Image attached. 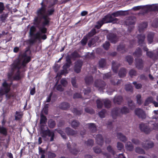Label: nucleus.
<instances>
[{
  "label": "nucleus",
  "instance_id": "20e7f679",
  "mask_svg": "<svg viewBox=\"0 0 158 158\" xmlns=\"http://www.w3.org/2000/svg\"><path fill=\"white\" fill-rule=\"evenodd\" d=\"M43 125L41 126V136L43 138H46L48 136V137H51L50 141L51 142L54 140V137L55 136V133L54 131H51L49 129L46 130H44L42 129V126Z\"/></svg>",
  "mask_w": 158,
  "mask_h": 158
},
{
  "label": "nucleus",
  "instance_id": "2eb2a0df",
  "mask_svg": "<svg viewBox=\"0 0 158 158\" xmlns=\"http://www.w3.org/2000/svg\"><path fill=\"white\" fill-rule=\"evenodd\" d=\"M137 38L138 39V43L139 45L142 46L143 44H145L144 41L145 38V36L144 34H140L138 35Z\"/></svg>",
  "mask_w": 158,
  "mask_h": 158
},
{
  "label": "nucleus",
  "instance_id": "72a5a7b5",
  "mask_svg": "<svg viewBox=\"0 0 158 158\" xmlns=\"http://www.w3.org/2000/svg\"><path fill=\"white\" fill-rule=\"evenodd\" d=\"M117 137L118 138L120 139V140L125 142L127 140V139L126 136L121 133H118L117 134Z\"/></svg>",
  "mask_w": 158,
  "mask_h": 158
},
{
  "label": "nucleus",
  "instance_id": "4c0bfd02",
  "mask_svg": "<svg viewBox=\"0 0 158 158\" xmlns=\"http://www.w3.org/2000/svg\"><path fill=\"white\" fill-rule=\"evenodd\" d=\"M0 134L6 136L7 134V129L4 126H1L0 125Z\"/></svg>",
  "mask_w": 158,
  "mask_h": 158
},
{
  "label": "nucleus",
  "instance_id": "4d7b16f0",
  "mask_svg": "<svg viewBox=\"0 0 158 158\" xmlns=\"http://www.w3.org/2000/svg\"><path fill=\"white\" fill-rule=\"evenodd\" d=\"M111 102L109 100H106L104 102L105 107L109 108L111 106Z\"/></svg>",
  "mask_w": 158,
  "mask_h": 158
},
{
  "label": "nucleus",
  "instance_id": "393cba45",
  "mask_svg": "<svg viewBox=\"0 0 158 158\" xmlns=\"http://www.w3.org/2000/svg\"><path fill=\"white\" fill-rule=\"evenodd\" d=\"M87 125L89 128L91 133H94L96 132L97 129L95 124L94 123H88Z\"/></svg>",
  "mask_w": 158,
  "mask_h": 158
},
{
  "label": "nucleus",
  "instance_id": "473e14b6",
  "mask_svg": "<svg viewBox=\"0 0 158 158\" xmlns=\"http://www.w3.org/2000/svg\"><path fill=\"white\" fill-rule=\"evenodd\" d=\"M125 147L127 150L130 152L133 151L134 148L133 145L130 141L127 142L125 145Z\"/></svg>",
  "mask_w": 158,
  "mask_h": 158
},
{
  "label": "nucleus",
  "instance_id": "b1692460",
  "mask_svg": "<svg viewBox=\"0 0 158 158\" xmlns=\"http://www.w3.org/2000/svg\"><path fill=\"white\" fill-rule=\"evenodd\" d=\"M126 11L119 10L111 14V15L114 17H117L120 16H124L126 15Z\"/></svg>",
  "mask_w": 158,
  "mask_h": 158
},
{
  "label": "nucleus",
  "instance_id": "bf43d9fd",
  "mask_svg": "<svg viewBox=\"0 0 158 158\" xmlns=\"http://www.w3.org/2000/svg\"><path fill=\"white\" fill-rule=\"evenodd\" d=\"M130 76L132 77L133 76H136L137 75V72L134 69H131L129 72Z\"/></svg>",
  "mask_w": 158,
  "mask_h": 158
},
{
  "label": "nucleus",
  "instance_id": "13d9d810",
  "mask_svg": "<svg viewBox=\"0 0 158 158\" xmlns=\"http://www.w3.org/2000/svg\"><path fill=\"white\" fill-rule=\"evenodd\" d=\"M57 132L61 136L63 139H67V137L66 136L65 134L62 130H58Z\"/></svg>",
  "mask_w": 158,
  "mask_h": 158
},
{
  "label": "nucleus",
  "instance_id": "f3484780",
  "mask_svg": "<svg viewBox=\"0 0 158 158\" xmlns=\"http://www.w3.org/2000/svg\"><path fill=\"white\" fill-rule=\"evenodd\" d=\"M145 8L150 11H158V5L155 4L145 6Z\"/></svg>",
  "mask_w": 158,
  "mask_h": 158
},
{
  "label": "nucleus",
  "instance_id": "f8f14e48",
  "mask_svg": "<svg viewBox=\"0 0 158 158\" xmlns=\"http://www.w3.org/2000/svg\"><path fill=\"white\" fill-rule=\"evenodd\" d=\"M120 108L116 107L113 108L111 110V116L112 118L115 119L116 117L120 115Z\"/></svg>",
  "mask_w": 158,
  "mask_h": 158
},
{
  "label": "nucleus",
  "instance_id": "6ab92c4d",
  "mask_svg": "<svg viewBox=\"0 0 158 158\" xmlns=\"http://www.w3.org/2000/svg\"><path fill=\"white\" fill-rule=\"evenodd\" d=\"M120 66L119 63H117L115 61L113 60L112 61V69L113 72L115 73H117L118 72V68Z\"/></svg>",
  "mask_w": 158,
  "mask_h": 158
},
{
  "label": "nucleus",
  "instance_id": "c03bdc74",
  "mask_svg": "<svg viewBox=\"0 0 158 158\" xmlns=\"http://www.w3.org/2000/svg\"><path fill=\"white\" fill-rule=\"evenodd\" d=\"M56 124V122L52 119H50L48 122V126L50 128H54Z\"/></svg>",
  "mask_w": 158,
  "mask_h": 158
},
{
  "label": "nucleus",
  "instance_id": "9d476101",
  "mask_svg": "<svg viewBox=\"0 0 158 158\" xmlns=\"http://www.w3.org/2000/svg\"><path fill=\"white\" fill-rule=\"evenodd\" d=\"M106 85V83L104 81L101 80H97L94 83V86L98 88L99 90H103L105 89Z\"/></svg>",
  "mask_w": 158,
  "mask_h": 158
},
{
  "label": "nucleus",
  "instance_id": "9b49d317",
  "mask_svg": "<svg viewBox=\"0 0 158 158\" xmlns=\"http://www.w3.org/2000/svg\"><path fill=\"white\" fill-rule=\"evenodd\" d=\"M139 127L140 130L146 134H148L152 131V129L149 128L145 124L142 123L139 124Z\"/></svg>",
  "mask_w": 158,
  "mask_h": 158
},
{
  "label": "nucleus",
  "instance_id": "4be33fe9",
  "mask_svg": "<svg viewBox=\"0 0 158 158\" xmlns=\"http://www.w3.org/2000/svg\"><path fill=\"white\" fill-rule=\"evenodd\" d=\"M59 107L64 110H67L70 107V104L68 102H63L59 105Z\"/></svg>",
  "mask_w": 158,
  "mask_h": 158
},
{
  "label": "nucleus",
  "instance_id": "37998d69",
  "mask_svg": "<svg viewBox=\"0 0 158 158\" xmlns=\"http://www.w3.org/2000/svg\"><path fill=\"white\" fill-rule=\"evenodd\" d=\"M47 119L46 116L43 114L40 115V123L41 124H45L47 122Z\"/></svg>",
  "mask_w": 158,
  "mask_h": 158
},
{
  "label": "nucleus",
  "instance_id": "774afa93",
  "mask_svg": "<svg viewBox=\"0 0 158 158\" xmlns=\"http://www.w3.org/2000/svg\"><path fill=\"white\" fill-rule=\"evenodd\" d=\"M152 26L155 27H158V19H155L152 24Z\"/></svg>",
  "mask_w": 158,
  "mask_h": 158
},
{
  "label": "nucleus",
  "instance_id": "f257e3e1",
  "mask_svg": "<svg viewBox=\"0 0 158 158\" xmlns=\"http://www.w3.org/2000/svg\"><path fill=\"white\" fill-rule=\"evenodd\" d=\"M118 21V19L116 18L113 17L111 14H108L99 20L97 23V24L95 27L97 29H99L104 24L111 23H116Z\"/></svg>",
  "mask_w": 158,
  "mask_h": 158
},
{
  "label": "nucleus",
  "instance_id": "c756f323",
  "mask_svg": "<svg viewBox=\"0 0 158 158\" xmlns=\"http://www.w3.org/2000/svg\"><path fill=\"white\" fill-rule=\"evenodd\" d=\"M85 83L87 85H90L93 82V77L92 76H86L85 79Z\"/></svg>",
  "mask_w": 158,
  "mask_h": 158
},
{
  "label": "nucleus",
  "instance_id": "e2e57ef3",
  "mask_svg": "<svg viewBox=\"0 0 158 158\" xmlns=\"http://www.w3.org/2000/svg\"><path fill=\"white\" fill-rule=\"evenodd\" d=\"M117 147L118 150L121 151L124 148V145L121 142H118L117 143Z\"/></svg>",
  "mask_w": 158,
  "mask_h": 158
},
{
  "label": "nucleus",
  "instance_id": "7c9ffc66",
  "mask_svg": "<svg viewBox=\"0 0 158 158\" xmlns=\"http://www.w3.org/2000/svg\"><path fill=\"white\" fill-rule=\"evenodd\" d=\"M121 114H126L130 112L129 109L126 106H123L120 109Z\"/></svg>",
  "mask_w": 158,
  "mask_h": 158
},
{
  "label": "nucleus",
  "instance_id": "1a4fd4ad",
  "mask_svg": "<svg viewBox=\"0 0 158 158\" xmlns=\"http://www.w3.org/2000/svg\"><path fill=\"white\" fill-rule=\"evenodd\" d=\"M107 37L112 43L115 44L118 40V37L116 33H110L107 34Z\"/></svg>",
  "mask_w": 158,
  "mask_h": 158
},
{
  "label": "nucleus",
  "instance_id": "de8ad7c7",
  "mask_svg": "<svg viewBox=\"0 0 158 158\" xmlns=\"http://www.w3.org/2000/svg\"><path fill=\"white\" fill-rule=\"evenodd\" d=\"M31 38L35 40L40 39L41 38V33L40 32H37L36 34H34L32 36H30Z\"/></svg>",
  "mask_w": 158,
  "mask_h": 158
},
{
  "label": "nucleus",
  "instance_id": "09e8293b",
  "mask_svg": "<svg viewBox=\"0 0 158 158\" xmlns=\"http://www.w3.org/2000/svg\"><path fill=\"white\" fill-rule=\"evenodd\" d=\"M125 89L126 91L132 92L133 90V87L131 84H126L125 85Z\"/></svg>",
  "mask_w": 158,
  "mask_h": 158
},
{
  "label": "nucleus",
  "instance_id": "a878e982",
  "mask_svg": "<svg viewBox=\"0 0 158 158\" xmlns=\"http://www.w3.org/2000/svg\"><path fill=\"white\" fill-rule=\"evenodd\" d=\"M65 132L68 135H73L77 134V131L70 127H67L65 129Z\"/></svg>",
  "mask_w": 158,
  "mask_h": 158
},
{
  "label": "nucleus",
  "instance_id": "0eeeda50",
  "mask_svg": "<svg viewBox=\"0 0 158 158\" xmlns=\"http://www.w3.org/2000/svg\"><path fill=\"white\" fill-rule=\"evenodd\" d=\"M21 60L20 57L16 60L13 64L11 65V70L14 71L16 69L20 70L21 68Z\"/></svg>",
  "mask_w": 158,
  "mask_h": 158
},
{
  "label": "nucleus",
  "instance_id": "ea45409f",
  "mask_svg": "<svg viewBox=\"0 0 158 158\" xmlns=\"http://www.w3.org/2000/svg\"><path fill=\"white\" fill-rule=\"evenodd\" d=\"M153 101V98L152 97H148L145 100L144 105V106H147L150 103H152Z\"/></svg>",
  "mask_w": 158,
  "mask_h": 158
},
{
  "label": "nucleus",
  "instance_id": "2f4dec72",
  "mask_svg": "<svg viewBox=\"0 0 158 158\" xmlns=\"http://www.w3.org/2000/svg\"><path fill=\"white\" fill-rule=\"evenodd\" d=\"M127 69L124 68L120 69L119 71L118 74L120 77H122L126 76Z\"/></svg>",
  "mask_w": 158,
  "mask_h": 158
},
{
  "label": "nucleus",
  "instance_id": "a18cd8bd",
  "mask_svg": "<svg viewBox=\"0 0 158 158\" xmlns=\"http://www.w3.org/2000/svg\"><path fill=\"white\" fill-rule=\"evenodd\" d=\"M72 112L75 115H80L82 113V110H78L76 108H74L72 110Z\"/></svg>",
  "mask_w": 158,
  "mask_h": 158
},
{
  "label": "nucleus",
  "instance_id": "a19ab883",
  "mask_svg": "<svg viewBox=\"0 0 158 158\" xmlns=\"http://www.w3.org/2000/svg\"><path fill=\"white\" fill-rule=\"evenodd\" d=\"M80 125V123L76 120H73L71 123L72 127L75 129H76Z\"/></svg>",
  "mask_w": 158,
  "mask_h": 158
},
{
  "label": "nucleus",
  "instance_id": "5fc2aeb1",
  "mask_svg": "<svg viewBox=\"0 0 158 158\" xmlns=\"http://www.w3.org/2000/svg\"><path fill=\"white\" fill-rule=\"evenodd\" d=\"M36 27L35 26H32L31 27L30 29L29 34L30 36H32L34 35V32L36 31Z\"/></svg>",
  "mask_w": 158,
  "mask_h": 158
},
{
  "label": "nucleus",
  "instance_id": "5701e85b",
  "mask_svg": "<svg viewBox=\"0 0 158 158\" xmlns=\"http://www.w3.org/2000/svg\"><path fill=\"white\" fill-rule=\"evenodd\" d=\"M117 50L118 52H120L122 53H124L127 52L128 49L125 48V44H120L117 47Z\"/></svg>",
  "mask_w": 158,
  "mask_h": 158
},
{
  "label": "nucleus",
  "instance_id": "dca6fc26",
  "mask_svg": "<svg viewBox=\"0 0 158 158\" xmlns=\"http://www.w3.org/2000/svg\"><path fill=\"white\" fill-rule=\"evenodd\" d=\"M135 66L139 69L142 70L143 67V61L140 59H135Z\"/></svg>",
  "mask_w": 158,
  "mask_h": 158
},
{
  "label": "nucleus",
  "instance_id": "a211bd4d",
  "mask_svg": "<svg viewBox=\"0 0 158 158\" xmlns=\"http://www.w3.org/2000/svg\"><path fill=\"white\" fill-rule=\"evenodd\" d=\"M96 140L97 143L99 145L102 146L104 143V140L102 135L98 134L96 136Z\"/></svg>",
  "mask_w": 158,
  "mask_h": 158
},
{
  "label": "nucleus",
  "instance_id": "cd10ccee",
  "mask_svg": "<svg viewBox=\"0 0 158 158\" xmlns=\"http://www.w3.org/2000/svg\"><path fill=\"white\" fill-rule=\"evenodd\" d=\"M142 145L143 147L146 149L152 148L154 146L153 143L151 141L148 142L147 143H143Z\"/></svg>",
  "mask_w": 158,
  "mask_h": 158
},
{
  "label": "nucleus",
  "instance_id": "4468645a",
  "mask_svg": "<svg viewBox=\"0 0 158 158\" xmlns=\"http://www.w3.org/2000/svg\"><path fill=\"white\" fill-rule=\"evenodd\" d=\"M123 101V98L121 95L115 96L113 100L114 103L118 105H121Z\"/></svg>",
  "mask_w": 158,
  "mask_h": 158
},
{
  "label": "nucleus",
  "instance_id": "6e6552de",
  "mask_svg": "<svg viewBox=\"0 0 158 158\" xmlns=\"http://www.w3.org/2000/svg\"><path fill=\"white\" fill-rule=\"evenodd\" d=\"M135 113L139 118L142 119H144L146 117V114L145 111L142 109L137 108L135 110Z\"/></svg>",
  "mask_w": 158,
  "mask_h": 158
},
{
  "label": "nucleus",
  "instance_id": "bb28decb",
  "mask_svg": "<svg viewBox=\"0 0 158 158\" xmlns=\"http://www.w3.org/2000/svg\"><path fill=\"white\" fill-rule=\"evenodd\" d=\"M154 35V33L152 32H150L148 34L147 40L149 44H151L153 42Z\"/></svg>",
  "mask_w": 158,
  "mask_h": 158
},
{
  "label": "nucleus",
  "instance_id": "c85d7f7f",
  "mask_svg": "<svg viewBox=\"0 0 158 158\" xmlns=\"http://www.w3.org/2000/svg\"><path fill=\"white\" fill-rule=\"evenodd\" d=\"M148 25V23L147 22H143L140 23L139 26V32L143 31L144 29L147 27Z\"/></svg>",
  "mask_w": 158,
  "mask_h": 158
},
{
  "label": "nucleus",
  "instance_id": "f704fd0d",
  "mask_svg": "<svg viewBox=\"0 0 158 158\" xmlns=\"http://www.w3.org/2000/svg\"><path fill=\"white\" fill-rule=\"evenodd\" d=\"M20 74L21 72L20 70H18L15 76L13 77V80L16 81L20 80L22 78Z\"/></svg>",
  "mask_w": 158,
  "mask_h": 158
},
{
  "label": "nucleus",
  "instance_id": "603ef678",
  "mask_svg": "<svg viewBox=\"0 0 158 158\" xmlns=\"http://www.w3.org/2000/svg\"><path fill=\"white\" fill-rule=\"evenodd\" d=\"M107 150L113 156L115 154V152L111 146L109 145L107 147Z\"/></svg>",
  "mask_w": 158,
  "mask_h": 158
},
{
  "label": "nucleus",
  "instance_id": "39448f33",
  "mask_svg": "<svg viewBox=\"0 0 158 158\" xmlns=\"http://www.w3.org/2000/svg\"><path fill=\"white\" fill-rule=\"evenodd\" d=\"M31 54V51L29 49H27L25 52L19 55V57H20L21 60H23L27 63L29 62L31 60V57L30 55Z\"/></svg>",
  "mask_w": 158,
  "mask_h": 158
},
{
  "label": "nucleus",
  "instance_id": "c9c22d12",
  "mask_svg": "<svg viewBox=\"0 0 158 158\" xmlns=\"http://www.w3.org/2000/svg\"><path fill=\"white\" fill-rule=\"evenodd\" d=\"M142 54V51L141 49L139 48H137L135 52L133 53V55L137 57L140 56Z\"/></svg>",
  "mask_w": 158,
  "mask_h": 158
},
{
  "label": "nucleus",
  "instance_id": "338daca9",
  "mask_svg": "<svg viewBox=\"0 0 158 158\" xmlns=\"http://www.w3.org/2000/svg\"><path fill=\"white\" fill-rule=\"evenodd\" d=\"M88 40V39L87 36L86 35L84 36L81 41V44L84 45H86L87 43Z\"/></svg>",
  "mask_w": 158,
  "mask_h": 158
},
{
  "label": "nucleus",
  "instance_id": "8fccbe9b",
  "mask_svg": "<svg viewBox=\"0 0 158 158\" xmlns=\"http://www.w3.org/2000/svg\"><path fill=\"white\" fill-rule=\"evenodd\" d=\"M71 83L73 87L75 88L77 87V79L75 77L71 78Z\"/></svg>",
  "mask_w": 158,
  "mask_h": 158
},
{
  "label": "nucleus",
  "instance_id": "6e6d98bb",
  "mask_svg": "<svg viewBox=\"0 0 158 158\" xmlns=\"http://www.w3.org/2000/svg\"><path fill=\"white\" fill-rule=\"evenodd\" d=\"M135 152L139 154H144L145 153L143 149L139 147H137L135 148Z\"/></svg>",
  "mask_w": 158,
  "mask_h": 158
},
{
  "label": "nucleus",
  "instance_id": "e433bc0d",
  "mask_svg": "<svg viewBox=\"0 0 158 158\" xmlns=\"http://www.w3.org/2000/svg\"><path fill=\"white\" fill-rule=\"evenodd\" d=\"M45 13L46 12H42V14L40 15L38 14L37 12H36V14L38 16L37 17H38L39 19H40L41 20L42 19H43L44 20L50 18L48 17V14L47 15H45Z\"/></svg>",
  "mask_w": 158,
  "mask_h": 158
},
{
  "label": "nucleus",
  "instance_id": "69168bd1",
  "mask_svg": "<svg viewBox=\"0 0 158 158\" xmlns=\"http://www.w3.org/2000/svg\"><path fill=\"white\" fill-rule=\"evenodd\" d=\"M85 143L87 146H92L93 145L94 141L93 140L89 139H88L87 141H85Z\"/></svg>",
  "mask_w": 158,
  "mask_h": 158
},
{
  "label": "nucleus",
  "instance_id": "ddd939ff",
  "mask_svg": "<svg viewBox=\"0 0 158 158\" xmlns=\"http://www.w3.org/2000/svg\"><path fill=\"white\" fill-rule=\"evenodd\" d=\"M66 63L63 66V69L65 70H68L72 65V61L69 58V55H68L66 57Z\"/></svg>",
  "mask_w": 158,
  "mask_h": 158
},
{
  "label": "nucleus",
  "instance_id": "412c9836",
  "mask_svg": "<svg viewBox=\"0 0 158 158\" xmlns=\"http://www.w3.org/2000/svg\"><path fill=\"white\" fill-rule=\"evenodd\" d=\"M40 5L41 7L37 10L36 12H37L39 14L41 15L42 14V12H46V7L47 6L44 3L43 1L40 3Z\"/></svg>",
  "mask_w": 158,
  "mask_h": 158
},
{
  "label": "nucleus",
  "instance_id": "79ce46f5",
  "mask_svg": "<svg viewBox=\"0 0 158 158\" xmlns=\"http://www.w3.org/2000/svg\"><path fill=\"white\" fill-rule=\"evenodd\" d=\"M128 105L131 110H133L135 107V104L131 100H130L128 101Z\"/></svg>",
  "mask_w": 158,
  "mask_h": 158
},
{
  "label": "nucleus",
  "instance_id": "3c124183",
  "mask_svg": "<svg viewBox=\"0 0 158 158\" xmlns=\"http://www.w3.org/2000/svg\"><path fill=\"white\" fill-rule=\"evenodd\" d=\"M126 59L129 65H131L132 64L134 59L132 56H127L126 57Z\"/></svg>",
  "mask_w": 158,
  "mask_h": 158
},
{
  "label": "nucleus",
  "instance_id": "f03ea898",
  "mask_svg": "<svg viewBox=\"0 0 158 158\" xmlns=\"http://www.w3.org/2000/svg\"><path fill=\"white\" fill-rule=\"evenodd\" d=\"M12 83L8 84L6 80H4L0 89V96H3L8 93L10 90Z\"/></svg>",
  "mask_w": 158,
  "mask_h": 158
},
{
  "label": "nucleus",
  "instance_id": "58836bf2",
  "mask_svg": "<svg viewBox=\"0 0 158 158\" xmlns=\"http://www.w3.org/2000/svg\"><path fill=\"white\" fill-rule=\"evenodd\" d=\"M99 65L100 68H103L106 65V60L104 58H102L99 61Z\"/></svg>",
  "mask_w": 158,
  "mask_h": 158
},
{
  "label": "nucleus",
  "instance_id": "49530a36",
  "mask_svg": "<svg viewBox=\"0 0 158 158\" xmlns=\"http://www.w3.org/2000/svg\"><path fill=\"white\" fill-rule=\"evenodd\" d=\"M96 33V29L95 28H93L88 33L86 36L90 38L93 36Z\"/></svg>",
  "mask_w": 158,
  "mask_h": 158
},
{
  "label": "nucleus",
  "instance_id": "7ed1b4c3",
  "mask_svg": "<svg viewBox=\"0 0 158 158\" xmlns=\"http://www.w3.org/2000/svg\"><path fill=\"white\" fill-rule=\"evenodd\" d=\"M41 23V20L39 19L38 17H35L33 20V24L35 27L39 29V31L41 33L45 34L46 33L47 29L45 27V26H40Z\"/></svg>",
  "mask_w": 158,
  "mask_h": 158
},
{
  "label": "nucleus",
  "instance_id": "864d4df0",
  "mask_svg": "<svg viewBox=\"0 0 158 158\" xmlns=\"http://www.w3.org/2000/svg\"><path fill=\"white\" fill-rule=\"evenodd\" d=\"M106 112V110L105 109H103L102 110L98 112V114L99 117L102 118H104L105 117V114Z\"/></svg>",
  "mask_w": 158,
  "mask_h": 158
},
{
  "label": "nucleus",
  "instance_id": "aec40b11",
  "mask_svg": "<svg viewBox=\"0 0 158 158\" xmlns=\"http://www.w3.org/2000/svg\"><path fill=\"white\" fill-rule=\"evenodd\" d=\"M69 56L70 59L71 60L72 59L73 60H75L77 58L80 57V55L76 50L74 51Z\"/></svg>",
  "mask_w": 158,
  "mask_h": 158
},
{
  "label": "nucleus",
  "instance_id": "0e129e2a",
  "mask_svg": "<svg viewBox=\"0 0 158 158\" xmlns=\"http://www.w3.org/2000/svg\"><path fill=\"white\" fill-rule=\"evenodd\" d=\"M85 112L91 114H94L95 112L92 109L88 107L85 108Z\"/></svg>",
  "mask_w": 158,
  "mask_h": 158
},
{
  "label": "nucleus",
  "instance_id": "423d86ee",
  "mask_svg": "<svg viewBox=\"0 0 158 158\" xmlns=\"http://www.w3.org/2000/svg\"><path fill=\"white\" fill-rule=\"evenodd\" d=\"M83 64V61L81 59H78L74 63V70L77 73H80L81 69L82 67Z\"/></svg>",
  "mask_w": 158,
  "mask_h": 158
},
{
  "label": "nucleus",
  "instance_id": "052dcab7",
  "mask_svg": "<svg viewBox=\"0 0 158 158\" xmlns=\"http://www.w3.org/2000/svg\"><path fill=\"white\" fill-rule=\"evenodd\" d=\"M96 102L97 108L98 109L102 108L103 105L102 102L98 99Z\"/></svg>",
  "mask_w": 158,
  "mask_h": 158
},
{
  "label": "nucleus",
  "instance_id": "680f3d73",
  "mask_svg": "<svg viewBox=\"0 0 158 158\" xmlns=\"http://www.w3.org/2000/svg\"><path fill=\"white\" fill-rule=\"evenodd\" d=\"M69 151L72 154L74 155H77L80 151V150L79 149H77L75 148L73 149L71 148L69 150Z\"/></svg>",
  "mask_w": 158,
  "mask_h": 158
}]
</instances>
